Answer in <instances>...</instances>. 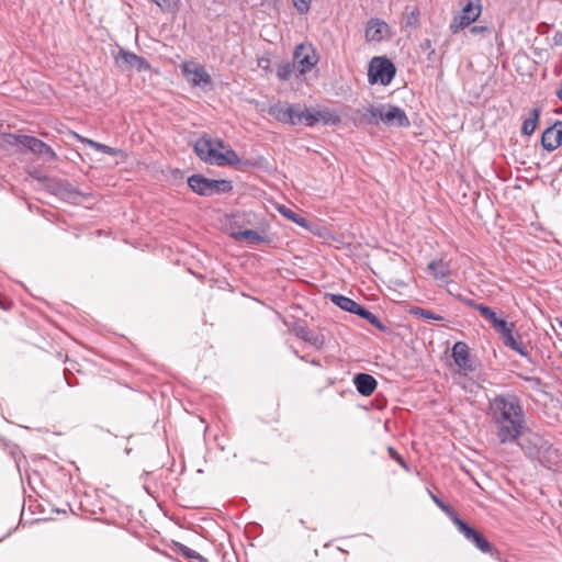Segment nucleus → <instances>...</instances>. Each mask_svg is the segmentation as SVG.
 Wrapping results in <instances>:
<instances>
[{
  "mask_svg": "<svg viewBox=\"0 0 562 562\" xmlns=\"http://www.w3.org/2000/svg\"><path fill=\"white\" fill-rule=\"evenodd\" d=\"M490 415L501 443L513 442L522 434L525 414L515 395H497L491 400Z\"/></svg>",
  "mask_w": 562,
  "mask_h": 562,
  "instance_id": "nucleus-1",
  "label": "nucleus"
},
{
  "mask_svg": "<svg viewBox=\"0 0 562 562\" xmlns=\"http://www.w3.org/2000/svg\"><path fill=\"white\" fill-rule=\"evenodd\" d=\"M194 151L205 162L220 167L234 166L240 161L236 151L221 139L213 142L203 136L195 142Z\"/></svg>",
  "mask_w": 562,
  "mask_h": 562,
  "instance_id": "nucleus-2",
  "label": "nucleus"
},
{
  "mask_svg": "<svg viewBox=\"0 0 562 562\" xmlns=\"http://www.w3.org/2000/svg\"><path fill=\"white\" fill-rule=\"evenodd\" d=\"M535 451L531 454L544 468L553 471H562V452L541 437H533Z\"/></svg>",
  "mask_w": 562,
  "mask_h": 562,
  "instance_id": "nucleus-3",
  "label": "nucleus"
},
{
  "mask_svg": "<svg viewBox=\"0 0 562 562\" xmlns=\"http://www.w3.org/2000/svg\"><path fill=\"white\" fill-rule=\"evenodd\" d=\"M188 186L194 193L203 196L227 193L233 189L229 180H212L201 175H192L189 177Z\"/></svg>",
  "mask_w": 562,
  "mask_h": 562,
  "instance_id": "nucleus-4",
  "label": "nucleus"
},
{
  "mask_svg": "<svg viewBox=\"0 0 562 562\" xmlns=\"http://www.w3.org/2000/svg\"><path fill=\"white\" fill-rule=\"evenodd\" d=\"M396 68L386 57H373L369 63L368 80L371 85L387 86L395 77Z\"/></svg>",
  "mask_w": 562,
  "mask_h": 562,
  "instance_id": "nucleus-5",
  "label": "nucleus"
},
{
  "mask_svg": "<svg viewBox=\"0 0 562 562\" xmlns=\"http://www.w3.org/2000/svg\"><path fill=\"white\" fill-rule=\"evenodd\" d=\"M9 137L12 139L10 140L11 145H21L29 151L43 157L47 161L56 159V154L52 147L36 137L29 135H9Z\"/></svg>",
  "mask_w": 562,
  "mask_h": 562,
  "instance_id": "nucleus-6",
  "label": "nucleus"
},
{
  "mask_svg": "<svg viewBox=\"0 0 562 562\" xmlns=\"http://www.w3.org/2000/svg\"><path fill=\"white\" fill-rule=\"evenodd\" d=\"M482 12L481 0H470L462 8L460 14L454 15L449 29L452 34H457L461 30L470 26L473 22H475Z\"/></svg>",
  "mask_w": 562,
  "mask_h": 562,
  "instance_id": "nucleus-7",
  "label": "nucleus"
},
{
  "mask_svg": "<svg viewBox=\"0 0 562 562\" xmlns=\"http://www.w3.org/2000/svg\"><path fill=\"white\" fill-rule=\"evenodd\" d=\"M181 71L193 87L205 88L212 83V78L205 68L194 61H184L181 65Z\"/></svg>",
  "mask_w": 562,
  "mask_h": 562,
  "instance_id": "nucleus-8",
  "label": "nucleus"
},
{
  "mask_svg": "<svg viewBox=\"0 0 562 562\" xmlns=\"http://www.w3.org/2000/svg\"><path fill=\"white\" fill-rule=\"evenodd\" d=\"M318 61L316 52L311 45L300 44L294 50V63L301 74L310 71Z\"/></svg>",
  "mask_w": 562,
  "mask_h": 562,
  "instance_id": "nucleus-9",
  "label": "nucleus"
},
{
  "mask_svg": "<svg viewBox=\"0 0 562 562\" xmlns=\"http://www.w3.org/2000/svg\"><path fill=\"white\" fill-rule=\"evenodd\" d=\"M381 122L397 127H407L411 124L405 111L396 105H382Z\"/></svg>",
  "mask_w": 562,
  "mask_h": 562,
  "instance_id": "nucleus-10",
  "label": "nucleus"
},
{
  "mask_svg": "<svg viewBox=\"0 0 562 562\" xmlns=\"http://www.w3.org/2000/svg\"><path fill=\"white\" fill-rule=\"evenodd\" d=\"M452 358L461 373L468 374L469 372H472L474 370L473 364L470 360V350L465 342L457 341L453 345Z\"/></svg>",
  "mask_w": 562,
  "mask_h": 562,
  "instance_id": "nucleus-11",
  "label": "nucleus"
},
{
  "mask_svg": "<svg viewBox=\"0 0 562 562\" xmlns=\"http://www.w3.org/2000/svg\"><path fill=\"white\" fill-rule=\"evenodd\" d=\"M542 147L553 151L562 144V121H557L552 126L546 128L541 136Z\"/></svg>",
  "mask_w": 562,
  "mask_h": 562,
  "instance_id": "nucleus-12",
  "label": "nucleus"
},
{
  "mask_svg": "<svg viewBox=\"0 0 562 562\" xmlns=\"http://www.w3.org/2000/svg\"><path fill=\"white\" fill-rule=\"evenodd\" d=\"M514 328H515L514 323H510L506 327V329H504L499 333V335L503 339V342L507 348L515 350L520 356L528 357V355H529L528 349L521 341L520 337L514 333Z\"/></svg>",
  "mask_w": 562,
  "mask_h": 562,
  "instance_id": "nucleus-13",
  "label": "nucleus"
},
{
  "mask_svg": "<svg viewBox=\"0 0 562 562\" xmlns=\"http://www.w3.org/2000/svg\"><path fill=\"white\" fill-rule=\"evenodd\" d=\"M390 34V26L380 19H371L366 29V38L369 42H381Z\"/></svg>",
  "mask_w": 562,
  "mask_h": 562,
  "instance_id": "nucleus-14",
  "label": "nucleus"
},
{
  "mask_svg": "<svg viewBox=\"0 0 562 562\" xmlns=\"http://www.w3.org/2000/svg\"><path fill=\"white\" fill-rule=\"evenodd\" d=\"M123 63L132 69H136L138 71H146L150 69L148 61L132 52H127L124 49H120L116 56V63Z\"/></svg>",
  "mask_w": 562,
  "mask_h": 562,
  "instance_id": "nucleus-15",
  "label": "nucleus"
},
{
  "mask_svg": "<svg viewBox=\"0 0 562 562\" xmlns=\"http://www.w3.org/2000/svg\"><path fill=\"white\" fill-rule=\"evenodd\" d=\"M353 384L362 396H370L376 389V380L368 373H358L353 378Z\"/></svg>",
  "mask_w": 562,
  "mask_h": 562,
  "instance_id": "nucleus-16",
  "label": "nucleus"
},
{
  "mask_svg": "<svg viewBox=\"0 0 562 562\" xmlns=\"http://www.w3.org/2000/svg\"><path fill=\"white\" fill-rule=\"evenodd\" d=\"M357 114L359 116L356 120L360 124L378 125L379 122H381L382 105H380V106L370 105V106L363 109V111L358 110Z\"/></svg>",
  "mask_w": 562,
  "mask_h": 562,
  "instance_id": "nucleus-17",
  "label": "nucleus"
},
{
  "mask_svg": "<svg viewBox=\"0 0 562 562\" xmlns=\"http://www.w3.org/2000/svg\"><path fill=\"white\" fill-rule=\"evenodd\" d=\"M477 312L481 314L482 317H484L486 321H488L492 326L495 328V330L499 334L502 330L506 329V327L510 324L507 323L504 319H501L496 316L495 312L488 307V306H479Z\"/></svg>",
  "mask_w": 562,
  "mask_h": 562,
  "instance_id": "nucleus-18",
  "label": "nucleus"
},
{
  "mask_svg": "<svg viewBox=\"0 0 562 562\" xmlns=\"http://www.w3.org/2000/svg\"><path fill=\"white\" fill-rule=\"evenodd\" d=\"M331 302L344 311L358 315L359 310L362 307L350 297L340 294H333Z\"/></svg>",
  "mask_w": 562,
  "mask_h": 562,
  "instance_id": "nucleus-19",
  "label": "nucleus"
},
{
  "mask_svg": "<svg viewBox=\"0 0 562 562\" xmlns=\"http://www.w3.org/2000/svg\"><path fill=\"white\" fill-rule=\"evenodd\" d=\"M296 335L302 338L303 340L310 342L317 349L322 348L325 344V338L323 335L311 330L307 327H300L296 330Z\"/></svg>",
  "mask_w": 562,
  "mask_h": 562,
  "instance_id": "nucleus-20",
  "label": "nucleus"
},
{
  "mask_svg": "<svg viewBox=\"0 0 562 562\" xmlns=\"http://www.w3.org/2000/svg\"><path fill=\"white\" fill-rule=\"evenodd\" d=\"M540 113H541V111L538 108L530 110L529 117L525 119L522 122L521 133L524 135L531 136L535 133V131L538 126Z\"/></svg>",
  "mask_w": 562,
  "mask_h": 562,
  "instance_id": "nucleus-21",
  "label": "nucleus"
},
{
  "mask_svg": "<svg viewBox=\"0 0 562 562\" xmlns=\"http://www.w3.org/2000/svg\"><path fill=\"white\" fill-rule=\"evenodd\" d=\"M428 270L437 280H445L450 274L449 263L443 260H432L428 263Z\"/></svg>",
  "mask_w": 562,
  "mask_h": 562,
  "instance_id": "nucleus-22",
  "label": "nucleus"
},
{
  "mask_svg": "<svg viewBox=\"0 0 562 562\" xmlns=\"http://www.w3.org/2000/svg\"><path fill=\"white\" fill-rule=\"evenodd\" d=\"M317 123L322 122L325 125H338L341 122L339 114L330 109L317 110Z\"/></svg>",
  "mask_w": 562,
  "mask_h": 562,
  "instance_id": "nucleus-23",
  "label": "nucleus"
},
{
  "mask_svg": "<svg viewBox=\"0 0 562 562\" xmlns=\"http://www.w3.org/2000/svg\"><path fill=\"white\" fill-rule=\"evenodd\" d=\"M79 140L82 143V144H86L92 148H94L95 150L100 151V153H103V154H106V155H111V156H116L121 153L120 149L117 148H114V147H110L105 144H101V143H98L95 140H92L90 138H87V137H82V136H78Z\"/></svg>",
  "mask_w": 562,
  "mask_h": 562,
  "instance_id": "nucleus-24",
  "label": "nucleus"
},
{
  "mask_svg": "<svg viewBox=\"0 0 562 562\" xmlns=\"http://www.w3.org/2000/svg\"><path fill=\"white\" fill-rule=\"evenodd\" d=\"M279 212L288 220L292 221L293 223L297 224L301 227H308L307 220L299 214L297 212L282 205L279 209Z\"/></svg>",
  "mask_w": 562,
  "mask_h": 562,
  "instance_id": "nucleus-25",
  "label": "nucleus"
},
{
  "mask_svg": "<svg viewBox=\"0 0 562 562\" xmlns=\"http://www.w3.org/2000/svg\"><path fill=\"white\" fill-rule=\"evenodd\" d=\"M237 240H246L248 244H259L263 241V237L254 229L239 231L233 234Z\"/></svg>",
  "mask_w": 562,
  "mask_h": 562,
  "instance_id": "nucleus-26",
  "label": "nucleus"
},
{
  "mask_svg": "<svg viewBox=\"0 0 562 562\" xmlns=\"http://www.w3.org/2000/svg\"><path fill=\"white\" fill-rule=\"evenodd\" d=\"M317 110L302 109L300 111V124L312 127L317 124Z\"/></svg>",
  "mask_w": 562,
  "mask_h": 562,
  "instance_id": "nucleus-27",
  "label": "nucleus"
},
{
  "mask_svg": "<svg viewBox=\"0 0 562 562\" xmlns=\"http://www.w3.org/2000/svg\"><path fill=\"white\" fill-rule=\"evenodd\" d=\"M358 316L367 319L372 326H374L379 330H386V327L383 325L380 318L370 311H368L367 308H364L363 306L359 310Z\"/></svg>",
  "mask_w": 562,
  "mask_h": 562,
  "instance_id": "nucleus-28",
  "label": "nucleus"
},
{
  "mask_svg": "<svg viewBox=\"0 0 562 562\" xmlns=\"http://www.w3.org/2000/svg\"><path fill=\"white\" fill-rule=\"evenodd\" d=\"M452 521L458 528L459 532H461L467 540L475 535L476 530L470 527L464 520H462L458 515H453Z\"/></svg>",
  "mask_w": 562,
  "mask_h": 562,
  "instance_id": "nucleus-29",
  "label": "nucleus"
},
{
  "mask_svg": "<svg viewBox=\"0 0 562 562\" xmlns=\"http://www.w3.org/2000/svg\"><path fill=\"white\" fill-rule=\"evenodd\" d=\"M286 115H285V124L290 125H299L300 124V104H289L286 105Z\"/></svg>",
  "mask_w": 562,
  "mask_h": 562,
  "instance_id": "nucleus-30",
  "label": "nucleus"
},
{
  "mask_svg": "<svg viewBox=\"0 0 562 562\" xmlns=\"http://www.w3.org/2000/svg\"><path fill=\"white\" fill-rule=\"evenodd\" d=\"M286 105L282 103H274L269 106L268 114L276 119L278 122L285 124Z\"/></svg>",
  "mask_w": 562,
  "mask_h": 562,
  "instance_id": "nucleus-31",
  "label": "nucleus"
},
{
  "mask_svg": "<svg viewBox=\"0 0 562 562\" xmlns=\"http://www.w3.org/2000/svg\"><path fill=\"white\" fill-rule=\"evenodd\" d=\"M470 541L483 553H488L492 551L491 543L477 531L475 535L470 539Z\"/></svg>",
  "mask_w": 562,
  "mask_h": 562,
  "instance_id": "nucleus-32",
  "label": "nucleus"
},
{
  "mask_svg": "<svg viewBox=\"0 0 562 562\" xmlns=\"http://www.w3.org/2000/svg\"><path fill=\"white\" fill-rule=\"evenodd\" d=\"M411 313L415 316L422 317L424 319L429 321H443V317L439 314L434 313L430 310L415 307L411 311Z\"/></svg>",
  "mask_w": 562,
  "mask_h": 562,
  "instance_id": "nucleus-33",
  "label": "nucleus"
},
{
  "mask_svg": "<svg viewBox=\"0 0 562 562\" xmlns=\"http://www.w3.org/2000/svg\"><path fill=\"white\" fill-rule=\"evenodd\" d=\"M177 547H178L177 551L184 558L190 559V560H198L200 562H205V559L199 552L194 551L193 549H191L182 543H179Z\"/></svg>",
  "mask_w": 562,
  "mask_h": 562,
  "instance_id": "nucleus-34",
  "label": "nucleus"
},
{
  "mask_svg": "<svg viewBox=\"0 0 562 562\" xmlns=\"http://www.w3.org/2000/svg\"><path fill=\"white\" fill-rule=\"evenodd\" d=\"M293 66L289 63L279 65L277 75L281 80H288L292 75Z\"/></svg>",
  "mask_w": 562,
  "mask_h": 562,
  "instance_id": "nucleus-35",
  "label": "nucleus"
},
{
  "mask_svg": "<svg viewBox=\"0 0 562 562\" xmlns=\"http://www.w3.org/2000/svg\"><path fill=\"white\" fill-rule=\"evenodd\" d=\"M405 24L406 26H417L419 19V11L417 9H413L412 11L405 12Z\"/></svg>",
  "mask_w": 562,
  "mask_h": 562,
  "instance_id": "nucleus-36",
  "label": "nucleus"
},
{
  "mask_svg": "<svg viewBox=\"0 0 562 562\" xmlns=\"http://www.w3.org/2000/svg\"><path fill=\"white\" fill-rule=\"evenodd\" d=\"M430 496L432 498V501L435 502V504L441 509L443 510L445 513H447L450 518L452 519L453 515H457L453 509L448 506L447 504H445L440 498H438L436 495H434L432 493H430Z\"/></svg>",
  "mask_w": 562,
  "mask_h": 562,
  "instance_id": "nucleus-37",
  "label": "nucleus"
},
{
  "mask_svg": "<svg viewBox=\"0 0 562 562\" xmlns=\"http://www.w3.org/2000/svg\"><path fill=\"white\" fill-rule=\"evenodd\" d=\"M295 8L300 13L308 11L312 0H293Z\"/></svg>",
  "mask_w": 562,
  "mask_h": 562,
  "instance_id": "nucleus-38",
  "label": "nucleus"
},
{
  "mask_svg": "<svg viewBox=\"0 0 562 562\" xmlns=\"http://www.w3.org/2000/svg\"><path fill=\"white\" fill-rule=\"evenodd\" d=\"M458 299H459L462 303H464V304H467V305H469V306L473 307V308H474V310H476V311H477V307H479V306H484L483 304L475 303L473 300L462 297L461 295H459V296H458Z\"/></svg>",
  "mask_w": 562,
  "mask_h": 562,
  "instance_id": "nucleus-39",
  "label": "nucleus"
},
{
  "mask_svg": "<svg viewBox=\"0 0 562 562\" xmlns=\"http://www.w3.org/2000/svg\"><path fill=\"white\" fill-rule=\"evenodd\" d=\"M420 47L423 49H431V41L429 38H425L422 44H420Z\"/></svg>",
  "mask_w": 562,
  "mask_h": 562,
  "instance_id": "nucleus-40",
  "label": "nucleus"
},
{
  "mask_svg": "<svg viewBox=\"0 0 562 562\" xmlns=\"http://www.w3.org/2000/svg\"><path fill=\"white\" fill-rule=\"evenodd\" d=\"M487 29L485 26H473L470 31L471 33H481V32H485Z\"/></svg>",
  "mask_w": 562,
  "mask_h": 562,
  "instance_id": "nucleus-41",
  "label": "nucleus"
},
{
  "mask_svg": "<svg viewBox=\"0 0 562 562\" xmlns=\"http://www.w3.org/2000/svg\"><path fill=\"white\" fill-rule=\"evenodd\" d=\"M389 453H390V456H391L392 458H394V459H396V457L398 456V454L396 453L395 449H394V448H392V447H390V448H389Z\"/></svg>",
  "mask_w": 562,
  "mask_h": 562,
  "instance_id": "nucleus-42",
  "label": "nucleus"
},
{
  "mask_svg": "<svg viewBox=\"0 0 562 562\" xmlns=\"http://www.w3.org/2000/svg\"><path fill=\"white\" fill-rule=\"evenodd\" d=\"M403 468H406L405 461L402 459V457L397 456L395 459Z\"/></svg>",
  "mask_w": 562,
  "mask_h": 562,
  "instance_id": "nucleus-43",
  "label": "nucleus"
},
{
  "mask_svg": "<svg viewBox=\"0 0 562 562\" xmlns=\"http://www.w3.org/2000/svg\"><path fill=\"white\" fill-rule=\"evenodd\" d=\"M557 97L562 101V85L560 86V88L557 91Z\"/></svg>",
  "mask_w": 562,
  "mask_h": 562,
  "instance_id": "nucleus-44",
  "label": "nucleus"
}]
</instances>
